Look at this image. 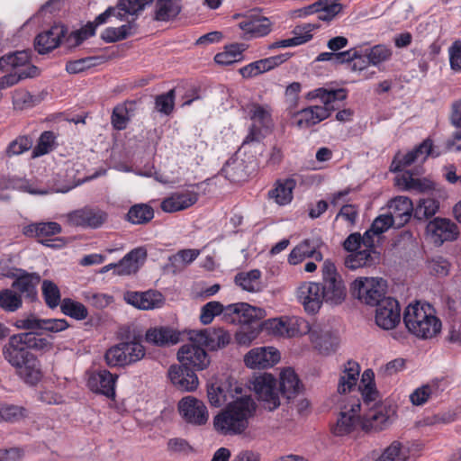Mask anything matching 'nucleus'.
<instances>
[{
  "mask_svg": "<svg viewBox=\"0 0 461 461\" xmlns=\"http://www.w3.org/2000/svg\"><path fill=\"white\" fill-rule=\"evenodd\" d=\"M375 322L384 330H392L401 321V308L398 301L392 297L384 298L376 305Z\"/></svg>",
  "mask_w": 461,
  "mask_h": 461,
  "instance_id": "nucleus-16",
  "label": "nucleus"
},
{
  "mask_svg": "<svg viewBox=\"0 0 461 461\" xmlns=\"http://www.w3.org/2000/svg\"><path fill=\"white\" fill-rule=\"evenodd\" d=\"M321 276L322 284L321 287L324 301L331 305L340 304L346 298V287L331 260H324Z\"/></svg>",
  "mask_w": 461,
  "mask_h": 461,
  "instance_id": "nucleus-4",
  "label": "nucleus"
},
{
  "mask_svg": "<svg viewBox=\"0 0 461 461\" xmlns=\"http://www.w3.org/2000/svg\"><path fill=\"white\" fill-rule=\"evenodd\" d=\"M96 27L94 22L88 23L80 30L71 32L67 39L68 46L75 47L80 45L85 40L95 35Z\"/></svg>",
  "mask_w": 461,
  "mask_h": 461,
  "instance_id": "nucleus-61",
  "label": "nucleus"
},
{
  "mask_svg": "<svg viewBox=\"0 0 461 461\" xmlns=\"http://www.w3.org/2000/svg\"><path fill=\"white\" fill-rule=\"evenodd\" d=\"M4 358L13 366L20 364L33 355L29 351L22 333L11 336L2 348Z\"/></svg>",
  "mask_w": 461,
  "mask_h": 461,
  "instance_id": "nucleus-19",
  "label": "nucleus"
},
{
  "mask_svg": "<svg viewBox=\"0 0 461 461\" xmlns=\"http://www.w3.org/2000/svg\"><path fill=\"white\" fill-rule=\"evenodd\" d=\"M168 377L180 391L191 392L198 386V377L194 372L183 365H173L168 369Z\"/></svg>",
  "mask_w": 461,
  "mask_h": 461,
  "instance_id": "nucleus-26",
  "label": "nucleus"
},
{
  "mask_svg": "<svg viewBox=\"0 0 461 461\" xmlns=\"http://www.w3.org/2000/svg\"><path fill=\"white\" fill-rule=\"evenodd\" d=\"M122 347L125 351L128 365L140 361L145 356V348L140 341L122 342Z\"/></svg>",
  "mask_w": 461,
  "mask_h": 461,
  "instance_id": "nucleus-60",
  "label": "nucleus"
},
{
  "mask_svg": "<svg viewBox=\"0 0 461 461\" xmlns=\"http://www.w3.org/2000/svg\"><path fill=\"white\" fill-rule=\"evenodd\" d=\"M61 225L56 221H39L24 225L22 233L28 238L41 239L61 233Z\"/></svg>",
  "mask_w": 461,
  "mask_h": 461,
  "instance_id": "nucleus-36",
  "label": "nucleus"
},
{
  "mask_svg": "<svg viewBox=\"0 0 461 461\" xmlns=\"http://www.w3.org/2000/svg\"><path fill=\"white\" fill-rule=\"evenodd\" d=\"M147 258V250L143 247L133 249L117 263V276L135 274Z\"/></svg>",
  "mask_w": 461,
  "mask_h": 461,
  "instance_id": "nucleus-30",
  "label": "nucleus"
},
{
  "mask_svg": "<svg viewBox=\"0 0 461 461\" xmlns=\"http://www.w3.org/2000/svg\"><path fill=\"white\" fill-rule=\"evenodd\" d=\"M296 186L294 179L276 181L275 187L269 190L267 196L280 206L290 203L293 200V191Z\"/></svg>",
  "mask_w": 461,
  "mask_h": 461,
  "instance_id": "nucleus-37",
  "label": "nucleus"
},
{
  "mask_svg": "<svg viewBox=\"0 0 461 461\" xmlns=\"http://www.w3.org/2000/svg\"><path fill=\"white\" fill-rule=\"evenodd\" d=\"M221 313H223L224 316L230 315V313H226V306H223L221 303L216 301L209 302L202 307L200 321L203 324L208 325L215 316Z\"/></svg>",
  "mask_w": 461,
  "mask_h": 461,
  "instance_id": "nucleus-55",
  "label": "nucleus"
},
{
  "mask_svg": "<svg viewBox=\"0 0 461 461\" xmlns=\"http://www.w3.org/2000/svg\"><path fill=\"white\" fill-rule=\"evenodd\" d=\"M374 373L371 370H366L362 375L361 383L363 386H359L360 393L363 397L364 402L369 405L374 402L377 396V392L373 384Z\"/></svg>",
  "mask_w": 461,
  "mask_h": 461,
  "instance_id": "nucleus-54",
  "label": "nucleus"
},
{
  "mask_svg": "<svg viewBox=\"0 0 461 461\" xmlns=\"http://www.w3.org/2000/svg\"><path fill=\"white\" fill-rule=\"evenodd\" d=\"M439 385L438 382H431L416 388L410 394V402L415 406L425 404L430 398L438 397Z\"/></svg>",
  "mask_w": 461,
  "mask_h": 461,
  "instance_id": "nucleus-44",
  "label": "nucleus"
},
{
  "mask_svg": "<svg viewBox=\"0 0 461 461\" xmlns=\"http://www.w3.org/2000/svg\"><path fill=\"white\" fill-rule=\"evenodd\" d=\"M291 55L289 53L280 54L251 62L240 68V74L245 77H254L262 73L267 72L285 62Z\"/></svg>",
  "mask_w": 461,
  "mask_h": 461,
  "instance_id": "nucleus-25",
  "label": "nucleus"
},
{
  "mask_svg": "<svg viewBox=\"0 0 461 461\" xmlns=\"http://www.w3.org/2000/svg\"><path fill=\"white\" fill-rule=\"evenodd\" d=\"M388 210L387 214L393 219L395 228H400L410 221L413 204L408 197L398 196L390 201Z\"/></svg>",
  "mask_w": 461,
  "mask_h": 461,
  "instance_id": "nucleus-28",
  "label": "nucleus"
},
{
  "mask_svg": "<svg viewBox=\"0 0 461 461\" xmlns=\"http://www.w3.org/2000/svg\"><path fill=\"white\" fill-rule=\"evenodd\" d=\"M199 198V194L195 191L185 190L175 192L168 197L163 199L160 208L163 212L172 213L185 210L194 205Z\"/></svg>",
  "mask_w": 461,
  "mask_h": 461,
  "instance_id": "nucleus-23",
  "label": "nucleus"
},
{
  "mask_svg": "<svg viewBox=\"0 0 461 461\" xmlns=\"http://www.w3.org/2000/svg\"><path fill=\"white\" fill-rule=\"evenodd\" d=\"M177 359L181 365L196 370H203L210 365V357L204 348L190 339L179 348Z\"/></svg>",
  "mask_w": 461,
  "mask_h": 461,
  "instance_id": "nucleus-10",
  "label": "nucleus"
},
{
  "mask_svg": "<svg viewBox=\"0 0 461 461\" xmlns=\"http://www.w3.org/2000/svg\"><path fill=\"white\" fill-rule=\"evenodd\" d=\"M145 339L147 342L158 347L175 345L180 340V333L169 327H155L146 331Z\"/></svg>",
  "mask_w": 461,
  "mask_h": 461,
  "instance_id": "nucleus-31",
  "label": "nucleus"
},
{
  "mask_svg": "<svg viewBox=\"0 0 461 461\" xmlns=\"http://www.w3.org/2000/svg\"><path fill=\"white\" fill-rule=\"evenodd\" d=\"M178 411L186 423L194 426L204 425L209 418L205 404L193 396H185L179 401Z\"/></svg>",
  "mask_w": 461,
  "mask_h": 461,
  "instance_id": "nucleus-12",
  "label": "nucleus"
},
{
  "mask_svg": "<svg viewBox=\"0 0 461 461\" xmlns=\"http://www.w3.org/2000/svg\"><path fill=\"white\" fill-rule=\"evenodd\" d=\"M221 174L233 183L243 181L248 177L244 161L237 158L227 160L221 170Z\"/></svg>",
  "mask_w": 461,
  "mask_h": 461,
  "instance_id": "nucleus-42",
  "label": "nucleus"
},
{
  "mask_svg": "<svg viewBox=\"0 0 461 461\" xmlns=\"http://www.w3.org/2000/svg\"><path fill=\"white\" fill-rule=\"evenodd\" d=\"M361 403L358 398H350L340 410L336 424L331 431L335 436L341 437L362 429V418H360Z\"/></svg>",
  "mask_w": 461,
  "mask_h": 461,
  "instance_id": "nucleus-7",
  "label": "nucleus"
},
{
  "mask_svg": "<svg viewBox=\"0 0 461 461\" xmlns=\"http://www.w3.org/2000/svg\"><path fill=\"white\" fill-rule=\"evenodd\" d=\"M32 146V140L27 136H18L12 140L6 147L4 156L12 158L14 156L21 155L29 150Z\"/></svg>",
  "mask_w": 461,
  "mask_h": 461,
  "instance_id": "nucleus-56",
  "label": "nucleus"
},
{
  "mask_svg": "<svg viewBox=\"0 0 461 461\" xmlns=\"http://www.w3.org/2000/svg\"><path fill=\"white\" fill-rule=\"evenodd\" d=\"M386 282L381 277H359L351 285L352 295L361 303L376 306L384 300Z\"/></svg>",
  "mask_w": 461,
  "mask_h": 461,
  "instance_id": "nucleus-5",
  "label": "nucleus"
},
{
  "mask_svg": "<svg viewBox=\"0 0 461 461\" xmlns=\"http://www.w3.org/2000/svg\"><path fill=\"white\" fill-rule=\"evenodd\" d=\"M311 342L313 347L321 354L334 352L339 345V338L330 330H323L320 325L311 327L308 322L303 321Z\"/></svg>",
  "mask_w": 461,
  "mask_h": 461,
  "instance_id": "nucleus-20",
  "label": "nucleus"
},
{
  "mask_svg": "<svg viewBox=\"0 0 461 461\" xmlns=\"http://www.w3.org/2000/svg\"><path fill=\"white\" fill-rule=\"evenodd\" d=\"M396 419V406L389 402L375 404L362 418V429L380 432L387 429Z\"/></svg>",
  "mask_w": 461,
  "mask_h": 461,
  "instance_id": "nucleus-6",
  "label": "nucleus"
},
{
  "mask_svg": "<svg viewBox=\"0 0 461 461\" xmlns=\"http://www.w3.org/2000/svg\"><path fill=\"white\" fill-rule=\"evenodd\" d=\"M67 219L71 226L96 229L107 220V213L100 209L84 207L68 213Z\"/></svg>",
  "mask_w": 461,
  "mask_h": 461,
  "instance_id": "nucleus-14",
  "label": "nucleus"
},
{
  "mask_svg": "<svg viewBox=\"0 0 461 461\" xmlns=\"http://www.w3.org/2000/svg\"><path fill=\"white\" fill-rule=\"evenodd\" d=\"M365 56L368 59V63L372 66L379 67L381 64L387 62L393 56V50L384 44H377L365 51Z\"/></svg>",
  "mask_w": 461,
  "mask_h": 461,
  "instance_id": "nucleus-49",
  "label": "nucleus"
},
{
  "mask_svg": "<svg viewBox=\"0 0 461 461\" xmlns=\"http://www.w3.org/2000/svg\"><path fill=\"white\" fill-rule=\"evenodd\" d=\"M246 50V45L242 43H234L225 47L224 51L215 55L214 60L219 65L228 66L242 59V53Z\"/></svg>",
  "mask_w": 461,
  "mask_h": 461,
  "instance_id": "nucleus-47",
  "label": "nucleus"
},
{
  "mask_svg": "<svg viewBox=\"0 0 461 461\" xmlns=\"http://www.w3.org/2000/svg\"><path fill=\"white\" fill-rule=\"evenodd\" d=\"M279 352L272 347L253 348L249 351L244 362L248 367L264 369L273 366L279 361Z\"/></svg>",
  "mask_w": 461,
  "mask_h": 461,
  "instance_id": "nucleus-22",
  "label": "nucleus"
},
{
  "mask_svg": "<svg viewBox=\"0 0 461 461\" xmlns=\"http://www.w3.org/2000/svg\"><path fill=\"white\" fill-rule=\"evenodd\" d=\"M441 153L439 149L433 145L432 140L428 138L406 154L397 155L393 161L392 170L402 171L414 163L422 164L429 156L437 158Z\"/></svg>",
  "mask_w": 461,
  "mask_h": 461,
  "instance_id": "nucleus-8",
  "label": "nucleus"
},
{
  "mask_svg": "<svg viewBox=\"0 0 461 461\" xmlns=\"http://www.w3.org/2000/svg\"><path fill=\"white\" fill-rule=\"evenodd\" d=\"M14 368L17 375L30 385H35L43 376L41 362L34 354Z\"/></svg>",
  "mask_w": 461,
  "mask_h": 461,
  "instance_id": "nucleus-32",
  "label": "nucleus"
},
{
  "mask_svg": "<svg viewBox=\"0 0 461 461\" xmlns=\"http://www.w3.org/2000/svg\"><path fill=\"white\" fill-rule=\"evenodd\" d=\"M279 379L280 393L288 400L295 397L303 388L298 375L291 367L282 370Z\"/></svg>",
  "mask_w": 461,
  "mask_h": 461,
  "instance_id": "nucleus-38",
  "label": "nucleus"
},
{
  "mask_svg": "<svg viewBox=\"0 0 461 461\" xmlns=\"http://www.w3.org/2000/svg\"><path fill=\"white\" fill-rule=\"evenodd\" d=\"M41 290L44 301L50 308L53 309L61 304L59 289L52 281L44 280Z\"/></svg>",
  "mask_w": 461,
  "mask_h": 461,
  "instance_id": "nucleus-57",
  "label": "nucleus"
},
{
  "mask_svg": "<svg viewBox=\"0 0 461 461\" xmlns=\"http://www.w3.org/2000/svg\"><path fill=\"white\" fill-rule=\"evenodd\" d=\"M402 445L399 441H393L375 461H404L405 457L402 454Z\"/></svg>",
  "mask_w": 461,
  "mask_h": 461,
  "instance_id": "nucleus-64",
  "label": "nucleus"
},
{
  "mask_svg": "<svg viewBox=\"0 0 461 461\" xmlns=\"http://www.w3.org/2000/svg\"><path fill=\"white\" fill-rule=\"evenodd\" d=\"M359 372V365L354 361H348L340 375L338 392L339 393H346L355 388L358 380Z\"/></svg>",
  "mask_w": 461,
  "mask_h": 461,
  "instance_id": "nucleus-40",
  "label": "nucleus"
},
{
  "mask_svg": "<svg viewBox=\"0 0 461 461\" xmlns=\"http://www.w3.org/2000/svg\"><path fill=\"white\" fill-rule=\"evenodd\" d=\"M188 339L198 342L211 351H215L227 347L231 340V335L222 328L211 327L200 330H190Z\"/></svg>",
  "mask_w": 461,
  "mask_h": 461,
  "instance_id": "nucleus-9",
  "label": "nucleus"
},
{
  "mask_svg": "<svg viewBox=\"0 0 461 461\" xmlns=\"http://www.w3.org/2000/svg\"><path fill=\"white\" fill-rule=\"evenodd\" d=\"M116 375L107 370H100L93 373L88 378V387L91 391L104 394L107 397H113L115 394Z\"/></svg>",
  "mask_w": 461,
  "mask_h": 461,
  "instance_id": "nucleus-29",
  "label": "nucleus"
},
{
  "mask_svg": "<svg viewBox=\"0 0 461 461\" xmlns=\"http://www.w3.org/2000/svg\"><path fill=\"white\" fill-rule=\"evenodd\" d=\"M429 273L438 277L447 276L449 274L451 264L442 256H435L427 261Z\"/></svg>",
  "mask_w": 461,
  "mask_h": 461,
  "instance_id": "nucleus-59",
  "label": "nucleus"
},
{
  "mask_svg": "<svg viewBox=\"0 0 461 461\" xmlns=\"http://www.w3.org/2000/svg\"><path fill=\"white\" fill-rule=\"evenodd\" d=\"M175 89L169 90L166 94L159 95L155 99V108L158 112L168 115L174 109Z\"/></svg>",
  "mask_w": 461,
  "mask_h": 461,
  "instance_id": "nucleus-63",
  "label": "nucleus"
},
{
  "mask_svg": "<svg viewBox=\"0 0 461 461\" xmlns=\"http://www.w3.org/2000/svg\"><path fill=\"white\" fill-rule=\"evenodd\" d=\"M276 385V380L270 374L259 375L253 382L255 393L268 411H274L280 405L279 393Z\"/></svg>",
  "mask_w": 461,
  "mask_h": 461,
  "instance_id": "nucleus-13",
  "label": "nucleus"
},
{
  "mask_svg": "<svg viewBox=\"0 0 461 461\" xmlns=\"http://www.w3.org/2000/svg\"><path fill=\"white\" fill-rule=\"evenodd\" d=\"M261 272L252 269L249 272H240L235 276L234 281L242 290L256 293L261 289Z\"/></svg>",
  "mask_w": 461,
  "mask_h": 461,
  "instance_id": "nucleus-43",
  "label": "nucleus"
},
{
  "mask_svg": "<svg viewBox=\"0 0 461 461\" xmlns=\"http://www.w3.org/2000/svg\"><path fill=\"white\" fill-rule=\"evenodd\" d=\"M40 276L34 274H26L16 278L13 284L12 288L14 289L21 295L29 300L30 302H33L37 299V285L40 283Z\"/></svg>",
  "mask_w": 461,
  "mask_h": 461,
  "instance_id": "nucleus-35",
  "label": "nucleus"
},
{
  "mask_svg": "<svg viewBox=\"0 0 461 461\" xmlns=\"http://www.w3.org/2000/svg\"><path fill=\"white\" fill-rule=\"evenodd\" d=\"M135 32V25L132 23L123 24L120 27H108L104 30L101 39L107 42H116L128 38Z\"/></svg>",
  "mask_w": 461,
  "mask_h": 461,
  "instance_id": "nucleus-48",
  "label": "nucleus"
},
{
  "mask_svg": "<svg viewBox=\"0 0 461 461\" xmlns=\"http://www.w3.org/2000/svg\"><path fill=\"white\" fill-rule=\"evenodd\" d=\"M239 27L243 31L245 40L264 37L271 32V23L265 17L246 18L239 23Z\"/></svg>",
  "mask_w": 461,
  "mask_h": 461,
  "instance_id": "nucleus-33",
  "label": "nucleus"
},
{
  "mask_svg": "<svg viewBox=\"0 0 461 461\" xmlns=\"http://www.w3.org/2000/svg\"><path fill=\"white\" fill-rule=\"evenodd\" d=\"M403 322L408 331L418 339H429L441 330V321L435 309L427 303H410L403 312Z\"/></svg>",
  "mask_w": 461,
  "mask_h": 461,
  "instance_id": "nucleus-2",
  "label": "nucleus"
},
{
  "mask_svg": "<svg viewBox=\"0 0 461 461\" xmlns=\"http://www.w3.org/2000/svg\"><path fill=\"white\" fill-rule=\"evenodd\" d=\"M23 306V299L14 288L0 291V308L7 312H14Z\"/></svg>",
  "mask_w": 461,
  "mask_h": 461,
  "instance_id": "nucleus-51",
  "label": "nucleus"
},
{
  "mask_svg": "<svg viewBox=\"0 0 461 461\" xmlns=\"http://www.w3.org/2000/svg\"><path fill=\"white\" fill-rule=\"evenodd\" d=\"M380 260V253L376 249H360L350 253L345 259V266L349 269L371 267Z\"/></svg>",
  "mask_w": 461,
  "mask_h": 461,
  "instance_id": "nucleus-34",
  "label": "nucleus"
},
{
  "mask_svg": "<svg viewBox=\"0 0 461 461\" xmlns=\"http://www.w3.org/2000/svg\"><path fill=\"white\" fill-rule=\"evenodd\" d=\"M60 308L65 315L78 321L85 320L88 315L87 309L83 303L70 298H65L61 302Z\"/></svg>",
  "mask_w": 461,
  "mask_h": 461,
  "instance_id": "nucleus-53",
  "label": "nucleus"
},
{
  "mask_svg": "<svg viewBox=\"0 0 461 461\" xmlns=\"http://www.w3.org/2000/svg\"><path fill=\"white\" fill-rule=\"evenodd\" d=\"M439 203L430 197L420 199L417 206L413 209L414 217L420 221L432 217L438 211Z\"/></svg>",
  "mask_w": 461,
  "mask_h": 461,
  "instance_id": "nucleus-52",
  "label": "nucleus"
},
{
  "mask_svg": "<svg viewBox=\"0 0 461 461\" xmlns=\"http://www.w3.org/2000/svg\"><path fill=\"white\" fill-rule=\"evenodd\" d=\"M296 295L304 311L311 314L318 312L324 301L321 284L315 282L303 283L297 288Z\"/></svg>",
  "mask_w": 461,
  "mask_h": 461,
  "instance_id": "nucleus-17",
  "label": "nucleus"
},
{
  "mask_svg": "<svg viewBox=\"0 0 461 461\" xmlns=\"http://www.w3.org/2000/svg\"><path fill=\"white\" fill-rule=\"evenodd\" d=\"M255 411L256 402L251 396H241L213 418L214 429L221 435H240L249 427Z\"/></svg>",
  "mask_w": 461,
  "mask_h": 461,
  "instance_id": "nucleus-1",
  "label": "nucleus"
},
{
  "mask_svg": "<svg viewBox=\"0 0 461 461\" xmlns=\"http://www.w3.org/2000/svg\"><path fill=\"white\" fill-rule=\"evenodd\" d=\"M180 12L181 0H157L155 20L167 22L176 17Z\"/></svg>",
  "mask_w": 461,
  "mask_h": 461,
  "instance_id": "nucleus-41",
  "label": "nucleus"
},
{
  "mask_svg": "<svg viewBox=\"0 0 461 461\" xmlns=\"http://www.w3.org/2000/svg\"><path fill=\"white\" fill-rule=\"evenodd\" d=\"M308 99L319 98L323 106H312L314 111L318 113L321 122L327 119L336 109L333 103L336 101H343L347 98V91L344 88L326 89L320 87L308 93Z\"/></svg>",
  "mask_w": 461,
  "mask_h": 461,
  "instance_id": "nucleus-11",
  "label": "nucleus"
},
{
  "mask_svg": "<svg viewBox=\"0 0 461 461\" xmlns=\"http://www.w3.org/2000/svg\"><path fill=\"white\" fill-rule=\"evenodd\" d=\"M123 298L127 303L143 311L161 308L165 303L164 296L154 290L145 292L128 291L124 294Z\"/></svg>",
  "mask_w": 461,
  "mask_h": 461,
  "instance_id": "nucleus-18",
  "label": "nucleus"
},
{
  "mask_svg": "<svg viewBox=\"0 0 461 461\" xmlns=\"http://www.w3.org/2000/svg\"><path fill=\"white\" fill-rule=\"evenodd\" d=\"M154 218V210L145 203L132 205L126 215V219L132 224H147Z\"/></svg>",
  "mask_w": 461,
  "mask_h": 461,
  "instance_id": "nucleus-46",
  "label": "nucleus"
},
{
  "mask_svg": "<svg viewBox=\"0 0 461 461\" xmlns=\"http://www.w3.org/2000/svg\"><path fill=\"white\" fill-rule=\"evenodd\" d=\"M30 63V54L26 50L15 51L6 54L0 59L1 70H22L26 69Z\"/></svg>",
  "mask_w": 461,
  "mask_h": 461,
  "instance_id": "nucleus-39",
  "label": "nucleus"
},
{
  "mask_svg": "<svg viewBox=\"0 0 461 461\" xmlns=\"http://www.w3.org/2000/svg\"><path fill=\"white\" fill-rule=\"evenodd\" d=\"M39 332H23L22 333L24 342L26 344V347L28 348L29 351L31 349L34 350H50L52 348L51 342H50L45 338H39L36 336Z\"/></svg>",
  "mask_w": 461,
  "mask_h": 461,
  "instance_id": "nucleus-62",
  "label": "nucleus"
},
{
  "mask_svg": "<svg viewBox=\"0 0 461 461\" xmlns=\"http://www.w3.org/2000/svg\"><path fill=\"white\" fill-rule=\"evenodd\" d=\"M66 33L67 29L63 25L55 24L50 30L38 34L35 38V49L41 54L48 53L59 45Z\"/></svg>",
  "mask_w": 461,
  "mask_h": 461,
  "instance_id": "nucleus-27",
  "label": "nucleus"
},
{
  "mask_svg": "<svg viewBox=\"0 0 461 461\" xmlns=\"http://www.w3.org/2000/svg\"><path fill=\"white\" fill-rule=\"evenodd\" d=\"M426 232L437 246L442 245L445 241H452L458 236L457 226L450 220L439 217L427 224Z\"/></svg>",
  "mask_w": 461,
  "mask_h": 461,
  "instance_id": "nucleus-15",
  "label": "nucleus"
},
{
  "mask_svg": "<svg viewBox=\"0 0 461 461\" xmlns=\"http://www.w3.org/2000/svg\"><path fill=\"white\" fill-rule=\"evenodd\" d=\"M226 313L234 314L235 317L231 321H239L242 326L258 327L263 329L264 326L272 329L276 333L284 335L286 333L290 336L288 329H286L284 321L273 319L271 321H263L267 312L264 309L251 306L247 303H231L226 306Z\"/></svg>",
  "mask_w": 461,
  "mask_h": 461,
  "instance_id": "nucleus-3",
  "label": "nucleus"
},
{
  "mask_svg": "<svg viewBox=\"0 0 461 461\" xmlns=\"http://www.w3.org/2000/svg\"><path fill=\"white\" fill-rule=\"evenodd\" d=\"M321 241L318 239H305L296 245L288 256V262L291 265H298L307 258H312L315 261L321 262L323 259L322 254L318 250Z\"/></svg>",
  "mask_w": 461,
  "mask_h": 461,
  "instance_id": "nucleus-24",
  "label": "nucleus"
},
{
  "mask_svg": "<svg viewBox=\"0 0 461 461\" xmlns=\"http://www.w3.org/2000/svg\"><path fill=\"white\" fill-rule=\"evenodd\" d=\"M249 117L253 121L249 133L244 142L258 140L261 135V128L268 129L272 124L271 110L267 105L252 104L249 108Z\"/></svg>",
  "mask_w": 461,
  "mask_h": 461,
  "instance_id": "nucleus-21",
  "label": "nucleus"
},
{
  "mask_svg": "<svg viewBox=\"0 0 461 461\" xmlns=\"http://www.w3.org/2000/svg\"><path fill=\"white\" fill-rule=\"evenodd\" d=\"M134 111V104H118L113 108L111 122L115 130L122 131L126 129Z\"/></svg>",
  "mask_w": 461,
  "mask_h": 461,
  "instance_id": "nucleus-45",
  "label": "nucleus"
},
{
  "mask_svg": "<svg viewBox=\"0 0 461 461\" xmlns=\"http://www.w3.org/2000/svg\"><path fill=\"white\" fill-rule=\"evenodd\" d=\"M104 359L110 367L129 366L122 342L107 349Z\"/></svg>",
  "mask_w": 461,
  "mask_h": 461,
  "instance_id": "nucleus-58",
  "label": "nucleus"
},
{
  "mask_svg": "<svg viewBox=\"0 0 461 461\" xmlns=\"http://www.w3.org/2000/svg\"><path fill=\"white\" fill-rule=\"evenodd\" d=\"M39 69L36 66H29L26 69L11 72L0 78V89H4L17 84L19 81L38 76Z\"/></svg>",
  "mask_w": 461,
  "mask_h": 461,
  "instance_id": "nucleus-50",
  "label": "nucleus"
}]
</instances>
